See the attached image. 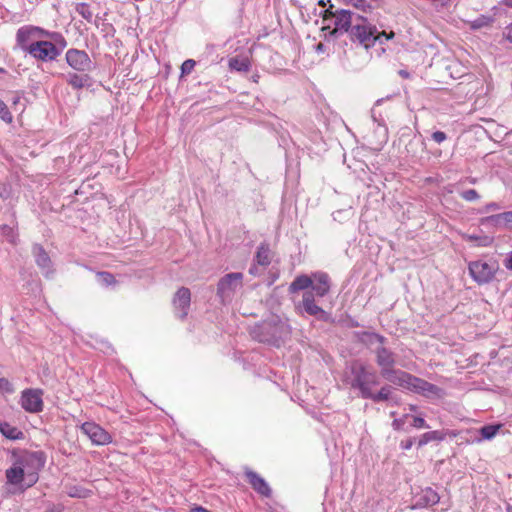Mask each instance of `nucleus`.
<instances>
[{
	"label": "nucleus",
	"instance_id": "obj_1",
	"mask_svg": "<svg viewBox=\"0 0 512 512\" xmlns=\"http://www.w3.org/2000/svg\"><path fill=\"white\" fill-rule=\"evenodd\" d=\"M337 22V30L325 34V40H337L347 34L349 40L366 50L372 48L377 42V27L367 17L354 12H341Z\"/></svg>",
	"mask_w": 512,
	"mask_h": 512
},
{
	"label": "nucleus",
	"instance_id": "obj_2",
	"mask_svg": "<svg viewBox=\"0 0 512 512\" xmlns=\"http://www.w3.org/2000/svg\"><path fill=\"white\" fill-rule=\"evenodd\" d=\"M341 380L349 389L358 391L362 399H367L370 390L380 383L377 371L360 358L345 362Z\"/></svg>",
	"mask_w": 512,
	"mask_h": 512
},
{
	"label": "nucleus",
	"instance_id": "obj_3",
	"mask_svg": "<svg viewBox=\"0 0 512 512\" xmlns=\"http://www.w3.org/2000/svg\"><path fill=\"white\" fill-rule=\"evenodd\" d=\"M330 289L331 279L329 275L322 271L313 272L311 290L303 293L302 301L298 304V308L310 316H315L319 321L333 323L334 319L331 314L323 310L315 302V297H325L330 292Z\"/></svg>",
	"mask_w": 512,
	"mask_h": 512
},
{
	"label": "nucleus",
	"instance_id": "obj_4",
	"mask_svg": "<svg viewBox=\"0 0 512 512\" xmlns=\"http://www.w3.org/2000/svg\"><path fill=\"white\" fill-rule=\"evenodd\" d=\"M249 334L253 340L259 343L279 348L290 334V329L278 315H273L254 324L250 328Z\"/></svg>",
	"mask_w": 512,
	"mask_h": 512
},
{
	"label": "nucleus",
	"instance_id": "obj_5",
	"mask_svg": "<svg viewBox=\"0 0 512 512\" xmlns=\"http://www.w3.org/2000/svg\"><path fill=\"white\" fill-rule=\"evenodd\" d=\"M46 463L45 452L24 450L15 459V464L24 468L26 475V485H23L22 491L34 486L39 480V471L44 468Z\"/></svg>",
	"mask_w": 512,
	"mask_h": 512
},
{
	"label": "nucleus",
	"instance_id": "obj_6",
	"mask_svg": "<svg viewBox=\"0 0 512 512\" xmlns=\"http://www.w3.org/2000/svg\"><path fill=\"white\" fill-rule=\"evenodd\" d=\"M392 384L425 397L439 396L441 391L438 386L406 371H402Z\"/></svg>",
	"mask_w": 512,
	"mask_h": 512
},
{
	"label": "nucleus",
	"instance_id": "obj_7",
	"mask_svg": "<svg viewBox=\"0 0 512 512\" xmlns=\"http://www.w3.org/2000/svg\"><path fill=\"white\" fill-rule=\"evenodd\" d=\"M244 275L241 272H231L222 276L216 287V296L221 305H227L232 302L238 289L243 287Z\"/></svg>",
	"mask_w": 512,
	"mask_h": 512
},
{
	"label": "nucleus",
	"instance_id": "obj_8",
	"mask_svg": "<svg viewBox=\"0 0 512 512\" xmlns=\"http://www.w3.org/2000/svg\"><path fill=\"white\" fill-rule=\"evenodd\" d=\"M375 362L380 369V376L391 384L402 373L403 370L395 369L396 354L385 346L375 349Z\"/></svg>",
	"mask_w": 512,
	"mask_h": 512
},
{
	"label": "nucleus",
	"instance_id": "obj_9",
	"mask_svg": "<svg viewBox=\"0 0 512 512\" xmlns=\"http://www.w3.org/2000/svg\"><path fill=\"white\" fill-rule=\"evenodd\" d=\"M498 264L495 261H472L468 265L469 274L478 285L490 283L498 270Z\"/></svg>",
	"mask_w": 512,
	"mask_h": 512
},
{
	"label": "nucleus",
	"instance_id": "obj_10",
	"mask_svg": "<svg viewBox=\"0 0 512 512\" xmlns=\"http://www.w3.org/2000/svg\"><path fill=\"white\" fill-rule=\"evenodd\" d=\"M29 48V55L36 60L50 62L57 59L59 51L50 41L39 40L32 42Z\"/></svg>",
	"mask_w": 512,
	"mask_h": 512
},
{
	"label": "nucleus",
	"instance_id": "obj_11",
	"mask_svg": "<svg viewBox=\"0 0 512 512\" xmlns=\"http://www.w3.org/2000/svg\"><path fill=\"white\" fill-rule=\"evenodd\" d=\"M66 62L74 70L84 73L93 68V62L84 50L71 48L66 52Z\"/></svg>",
	"mask_w": 512,
	"mask_h": 512
},
{
	"label": "nucleus",
	"instance_id": "obj_12",
	"mask_svg": "<svg viewBox=\"0 0 512 512\" xmlns=\"http://www.w3.org/2000/svg\"><path fill=\"white\" fill-rule=\"evenodd\" d=\"M43 391L41 389L28 388L22 391L21 407L29 413H39L43 410Z\"/></svg>",
	"mask_w": 512,
	"mask_h": 512
},
{
	"label": "nucleus",
	"instance_id": "obj_13",
	"mask_svg": "<svg viewBox=\"0 0 512 512\" xmlns=\"http://www.w3.org/2000/svg\"><path fill=\"white\" fill-rule=\"evenodd\" d=\"M172 304L177 317L182 321L185 320L191 305L190 289L184 286L180 287L173 296Z\"/></svg>",
	"mask_w": 512,
	"mask_h": 512
},
{
	"label": "nucleus",
	"instance_id": "obj_14",
	"mask_svg": "<svg viewBox=\"0 0 512 512\" xmlns=\"http://www.w3.org/2000/svg\"><path fill=\"white\" fill-rule=\"evenodd\" d=\"M81 429L96 445H106L112 442V436L94 422L83 423Z\"/></svg>",
	"mask_w": 512,
	"mask_h": 512
},
{
	"label": "nucleus",
	"instance_id": "obj_15",
	"mask_svg": "<svg viewBox=\"0 0 512 512\" xmlns=\"http://www.w3.org/2000/svg\"><path fill=\"white\" fill-rule=\"evenodd\" d=\"M244 475L246 481L250 484L256 493L266 498H270L272 496V490L270 486L257 472L251 470L250 468H245Z\"/></svg>",
	"mask_w": 512,
	"mask_h": 512
},
{
	"label": "nucleus",
	"instance_id": "obj_16",
	"mask_svg": "<svg viewBox=\"0 0 512 512\" xmlns=\"http://www.w3.org/2000/svg\"><path fill=\"white\" fill-rule=\"evenodd\" d=\"M32 254L37 266L43 271L45 277H50L54 273L52 260L41 244L35 243L32 246Z\"/></svg>",
	"mask_w": 512,
	"mask_h": 512
},
{
	"label": "nucleus",
	"instance_id": "obj_17",
	"mask_svg": "<svg viewBox=\"0 0 512 512\" xmlns=\"http://www.w3.org/2000/svg\"><path fill=\"white\" fill-rule=\"evenodd\" d=\"M7 483L17 485L20 492L22 491L23 485H26V475L24 468L19 464H13L12 467L5 471Z\"/></svg>",
	"mask_w": 512,
	"mask_h": 512
},
{
	"label": "nucleus",
	"instance_id": "obj_18",
	"mask_svg": "<svg viewBox=\"0 0 512 512\" xmlns=\"http://www.w3.org/2000/svg\"><path fill=\"white\" fill-rule=\"evenodd\" d=\"M483 224L492 225L502 229H512V211H507L485 217L481 220Z\"/></svg>",
	"mask_w": 512,
	"mask_h": 512
},
{
	"label": "nucleus",
	"instance_id": "obj_19",
	"mask_svg": "<svg viewBox=\"0 0 512 512\" xmlns=\"http://www.w3.org/2000/svg\"><path fill=\"white\" fill-rule=\"evenodd\" d=\"M35 37L33 25L22 26L17 30L16 43L24 52L29 53L30 40Z\"/></svg>",
	"mask_w": 512,
	"mask_h": 512
},
{
	"label": "nucleus",
	"instance_id": "obj_20",
	"mask_svg": "<svg viewBox=\"0 0 512 512\" xmlns=\"http://www.w3.org/2000/svg\"><path fill=\"white\" fill-rule=\"evenodd\" d=\"M440 497L432 488L422 490L420 494L415 497L414 507H428L438 503Z\"/></svg>",
	"mask_w": 512,
	"mask_h": 512
},
{
	"label": "nucleus",
	"instance_id": "obj_21",
	"mask_svg": "<svg viewBox=\"0 0 512 512\" xmlns=\"http://www.w3.org/2000/svg\"><path fill=\"white\" fill-rule=\"evenodd\" d=\"M313 285V273L311 275L300 274L295 277V279L290 283L288 287L289 294H294L299 291H308V288H311Z\"/></svg>",
	"mask_w": 512,
	"mask_h": 512
},
{
	"label": "nucleus",
	"instance_id": "obj_22",
	"mask_svg": "<svg viewBox=\"0 0 512 512\" xmlns=\"http://www.w3.org/2000/svg\"><path fill=\"white\" fill-rule=\"evenodd\" d=\"M392 391L393 387L389 384H385L377 392H374L373 389H371L367 399L374 403L386 402L390 400L394 401V403H397V399L392 395Z\"/></svg>",
	"mask_w": 512,
	"mask_h": 512
},
{
	"label": "nucleus",
	"instance_id": "obj_23",
	"mask_svg": "<svg viewBox=\"0 0 512 512\" xmlns=\"http://www.w3.org/2000/svg\"><path fill=\"white\" fill-rule=\"evenodd\" d=\"M90 80L91 78L85 72L82 74L69 72L66 75V82L74 89H82L83 87L89 85Z\"/></svg>",
	"mask_w": 512,
	"mask_h": 512
},
{
	"label": "nucleus",
	"instance_id": "obj_24",
	"mask_svg": "<svg viewBox=\"0 0 512 512\" xmlns=\"http://www.w3.org/2000/svg\"><path fill=\"white\" fill-rule=\"evenodd\" d=\"M341 12H351V10L349 9H337V10H334V4L330 3V5L328 6L327 9H325L324 11H321L319 16L324 20V21H327V20H330V19H334V27L331 31H336L337 30V22L339 21V18L341 17Z\"/></svg>",
	"mask_w": 512,
	"mask_h": 512
},
{
	"label": "nucleus",
	"instance_id": "obj_25",
	"mask_svg": "<svg viewBox=\"0 0 512 512\" xmlns=\"http://www.w3.org/2000/svg\"><path fill=\"white\" fill-rule=\"evenodd\" d=\"M0 432L5 438L9 440H19L24 438V433L8 422L0 423Z\"/></svg>",
	"mask_w": 512,
	"mask_h": 512
},
{
	"label": "nucleus",
	"instance_id": "obj_26",
	"mask_svg": "<svg viewBox=\"0 0 512 512\" xmlns=\"http://www.w3.org/2000/svg\"><path fill=\"white\" fill-rule=\"evenodd\" d=\"M228 66L231 70L247 72L250 69L251 63L247 57L235 56L229 59Z\"/></svg>",
	"mask_w": 512,
	"mask_h": 512
},
{
	"label": "nucleus",
	"instance_id": "obj_27",
	"mask_svg": "<svg viewBox=\"0 0 512 512\" xmlns=\"http://www.w3.org/2000/svg\"><path fill=\"white\" fill-rule=\"evenodd\" d=\"M269 253H270L269 245L266 243H261L258 246L256 255H255L256 264L264 266V267L270 265L271 261L269 258Z\"/></svg>",
	"mask_w": 512,
	"mask_h": 512
},
{
	"label": "nucleus",
	"instance_id": "obj_28",
	"mask_svg": "<svg viewBox=\"0 0 512 512\" xmlns=\"http://www.w3.org/2000/svg\"><path fill=\"white\" fill-rule=\"evenodd\" d=\"M0 234L12 245L18 244L17 224L10 226L7 224L0 225Z\"/></svg>",
	"mask_w": 512,
	"mask_h": 512
},
{
	"label": "nucleus",
	"instance_id": "obj_29",
	"mask_svg": "<svg viewBox=\"0 0 512 512\" xmlns=\"http://www.w3.org/2000/svg\"><path fill=\"white\" fill-rule=\"evenodd\" d=\"M342 4L352 6L364 13H370L373 6L367 0H340Z\"/></svg>",
	"mask_w": 512,
	"mask_h": 512
},
{
	"label": "nucleus",
	"instance_id": "obj_30",
	"mask_svg": "<svg viewBox=\"0 0 512 512\" xmlns=\"http://www.w3.org/2000/svg\"><path fill=\"white\" fill-rule=\"evenodd\" d=\"M96 277L98 282L105 287L115 286L118 283L115 276L108 271H99L96 273Z\"/></svg>",
	"mask_w": 512,
	"mask_h": 512
},
{
	"label": "nucleus",
	"instance_id": "obj_31",
	"mask_svg": "<svg viewBox=\"0 0 512 512\" xmlns=\"http://www.w3.org/2000/svg\"><path fill=\"white\" fill-rule=\"evenodd\" d=\"M445 435L440 431H429L424 433L418 440V447H422L427 443L435 440H443Z\"/></svg>",
	"mask_w": 512,
	"mask_h": 512
},
{
	"label": "nucleus",
	"instance_id": "obj_32",
	"mask_svg": "<svg viewBox=\"0 0 512 512\" xmlns=\"http://www.w3.org/2000/svg\"><path fill=\"white\" fill-rule=\"evenodd\" d=\"M52 41V44L57 48V50L59 51V56L61 55V53L63 52V50L66 48L67 46V40L65 39V37L60 33V32H52L51 33V38H50Z\"/></svg>",
	"mask_w": 512,
	"mask_h": 512
},
{
	"label": "nucleus",
	"instance_id": "obj_33",
	"mask_svg": "<svg viewBox=\"0 0 512 512\" xmlns=\"http://www.w3.org/2000/svg\"><path fill=\"white\" fill-rule=\"evenodd\" d=\"M463 237L469 241H475L477 242L478 246L486 247L492 244L493 238L487 235L478 236V235H466L464 234Z\"/></svg>",
	"mask_w": 512,
	"mask_h": 512
},
{
	"label": "nucleus",
	"instance_id": "obj_34",
	"mask_svg": "<svg viewBox=\"0 0 512 512\" xmlns=\"http://www.w3.org/2000/svg\"><path fill=\"white\" fill-rule=\"evenodd\" d=\"M500 425H485L480 428L479 432L482 439L490 440L492 439L500 429Z\"/></svg>",
	"mask_w": 512,
	"mask_h": 512
},
{
	"label": "nucleus",
	"instance_id": "obj_35",
	"mask_svg": "<svg viewBox=\"0 0 512 512\" xmlns=\"http://www.w3.org/2000/svg\"><path fill=\"white\" fill-rule=\"evenodd\" d=\"M76 12L83 17L86 21L91 22L93 13L90 10V6L87 3H78L75 7Z\"/></svg>",
	"mask_w": 512,
	"mask_h": 512
},
{
	"label": "nucleus",
	"instance_id": "obj_36",
	"mask_svg": "<svg viewBox=\"0 0 512 512\" xmlns=\"http://www.w3.org/2000/svg\"><path fill=\"white\" fill-rule=\"evenodd\" d=\"M358 336L361 340H362V337H369L370 343H374V341H376L380 344V346H384V344L387 342V339L383 335L376 333V332L361 333Z\"/></svg>",
	"mask_w": 512,
	"mask_h": 512
},
{
	"label": "nucleus",
	"instance_id": "obj_37",
	"mask_svg": "<svg viewBox=\"0 0 512 512\" xmlns=\"http://www.w3.org/2000/svg\"><path fill=\"white\" fill-rule=\"evenodd\" d=\"M88 491L80 486H72L69 488L68 495L74 498H85Z\"/></svg>",
	"mask_w": 512,
	"mask_h": 512
},
{
	"label": "nucleus",
	"instance_id": "obj_38",
	"mask_svg": "<svg viewBox=\"0 0 512 512\" xmlns=\"http://www.w3.org/2000/svg\"><path fill=\"white\" fill-rule=\"evenodd\" d=\"M0 118L6 123H11L13 120L12 114L10 113L7 105L1 99H0Z\"/></svg>",
	"mask_w": 512,
	"mask_h": 512
},
{
	"label": "nucleus",
	"instance_id": "obj_39",
	"mask_svg": "<svg viewBox=\"0 0 512 512\" xmlns=\"http://www.w3.org/2000/svg\"><path fill=\"white\" fill-rule=\"evenodd\" d=\"M196 65V61L193 59L185 60L181 65V77L188 75L192 72Z\"/></svg>",
	"mask_w": 512,
	"mask_h": 512
},
{
	"label": "nucleus",
	"instance_id": "obj_40",
	"mask_svg": "<svg viewBox=\"0 0 512 512\" xmlns=\"http://www.w3.org/2000/svg\"><path fill=\"white\" fill-rule=\"evenodd\" d=\"M491 22H492V19L490 17L481 16L472 22V28L478 29V28L486 27Z\"/></svg>",
	"mask_w": 512,
	"mask_h": 512
},
{
	"label": "nucleus",
	"instance_id": "obj_41",
	"mask_svg": "<svg viewBox=\"0 0 512 512\" xmlns=\"http://www.w3.org/2000/svg\"><path fill=\"white\" fill-rule=\"evenodd\" d=\"M460 195L466 201H475V200L479 199V194L474 189H469V190L463 191V192H461Z\"/></svg>",
	"mask_w": 512,
	"mask_h": 512
},
{
	"label": "nucleus",
	"instance_id": "obj_42",
	"mask_svg": "<svg viewBox=\"0 0 512 512\" xmlns=\"http://www.w3.org/2000/svg\"><path fill=\"white\" fill-rule=\"evenodd\" d=\"M409 417V414L403 415L401 418H396L392 422V426L395 430H404L405 420Z\"/></svg>",
	"mask_w": 512,
	"mask_h": 512
},
{
	"label": "nucleus",
	"instance_id": "obj_43",
	"mask_svg": "<svg viewBox=\"0 0 512 512\" xmlns=\"http://www.w3.org/2000/svg\"><path fill=\"white\" fill-rule=\"evenodd\" d=\"M378 39H377V42H379L380 44L383 43L382 41V38L384 37L386 40H392L394 37H395V33L393 31H390L389 33L385 32V31H381L379 32L377 30V36H376Z\"/></svg>",
	"mask_w": 512,
	"mask_h": 512
},
{
	"label": "nucleus",
	"instance_id": "obj_44",
	"mask_svg": "<svg viewBox=\"0 0 512 512\" xmlns=\"http://www.w3.org/2000/svg\"><path fill=\"white\" fill-rule=\"evenodd\" d=\"M0 390H3L5 392H7V393H12L13 392V386L9 382L8 379L2 377V378H0Z\"/></svg>",
	"mask_w": 512,
	"mask_h": 512
},
{
	"label": "nucleus",
	"instance_id": "obj_45",
	"mask_svg": "<svg viewBox=\"0 0 512 512\" xmlns=\"http://www.w3.org/2000/svg\"><path fill=\"white\" fill-rule=\"evenodd\" d=\"M33 31H34L35 36L37 35L39 37L51 38L52 32L45 30L41 27L33 26Z\"/></svg>",
	"mask_w": 512,
	"mask_h": 512
},
{
	"label": "nucleus",
	"instance_id": "obj_46",
	"mask_svg": "<svg viewBox=\"0 0 512 512\" xmlns=\"http://www.w3.org/2000/svg\"><path fill=\"white\" fill-rule=\"evenodd\" d=\"M411 426L414 428H424V427H426V422H425L424 418H422L420 416H415V417H413Z\"/></svg>",
	"mask_w": 512,
	"mask_h": 512
},
{
	"label": "nucleus",
	"instance_id": "obj_47",
	"mask_svg": "<svg viewBox=\"0 0 512 512\" xmlns=\"http://www.w3.org/2000/svg\"><path fill=\"white\" fill-rule=\"evenodd\" d=\"M361 333H371V332H370V331H355V332L353 333V335H354L355 339H356L358 342H360V343H362V344H364V345H367V346H368V345H371L372 343H370V339H369V337H362V340H361V339L359 338V336H357V335H359V334H361Z\"/></svg>",
	"mask_w": 512,
	"mask_h": 512
},
{
	"label": "nucleus",
	"instance_id": "obj_48",
	"mask_svg": "<svg viewBox=\"0 0 512 512\" xmlns=\"http://www.w3.org/2000/svg\"><path fill=\"white\" fill-rule=\"evenodd\" d=\"M447 138V135L445 132L443 131H436L432 134V139L437 142V143H441L443 141H445Z\"/></svg>",
	"mask_w": 512,
	"mask_h": 512
},
{
	"label": "nucleus",
	"instance_id": "obj_49",
	"mask_svg": "<svg viewBox=\"0 0 512 512\" xmlns=\"http://www.w3.org/2000/svg\"><path fill=\"white\" fill-rule=\"evenodd\" d=\"M414 444V438H408L406 440L401 441L400 447L403 450H409Z\"/></svg>",
	"mask_w": 512,
	"mask_h": 512
},
{
	"label": "nucleus",
	"instance_id": "obj_50",
	"mask_svg": "<svg viewBox=\"0 0 512 512\" xmlns=\"http://www.w3.org/2000/svg\"><path fill=\"white\" fill-rule=\"evenodd\" d=\"M484 209H485L486 212L496 211V210L500 209V206H499L498 203L491 202V203L487 204Z\"/></svg>",
	"mask_w": 512,
	"mask_h": 512
},
{
	"label": "nucleus",
	"instance_id": "obj_51",
	"mask_svg": "<svg viewBox=\"0 0 512 512\" xmlns=\"http://www.w3.org/2000/svg\"><path fill=\"white\" fill-rule=\"evenodd\" d=\"M346 325H347V327H349V328H356V327H359V326H360L359 322H358L357 320H355V319L351 318V317H349V318L346 320Z\"/></svg>",
	"mask_w": 512,
	"mask_h": 512
},
{
	"label": "nucleus",
	"instance_id": "obj_52",
	"mask_svg": "<svg viewBox=\"0 0 512 512\" xmlns=\"http://www.w3.org/2000/svg\"><path fill=\"white\" fill-rule=\"evenodd\" d=\"M398 75H399L400 77H402L403 79H409V78H410V76H411V75H410V73H409L407 70H405V69H400V70L398 71Z\"/></svg>",
	"mask_w": 512,
	"mask_h": 512
},
{
	"label": "nucleus",
	"instance_id": "obj_53",
	"mask_svg": "<svg viewBox=\"0 0 512 512\" xmlns=\"http://www.w3.org/2000/svg\"><path fill=\"white\" fill-rule=\"evenodd\" d=\"M258 273V268H257V265L256 264H252L249 268V274L251 275H257Z\"/></svg>",
	"mask_w": 512,
	"mask_h": 512
},
{
	"label": "nucleus",
	"instance_id": "obj_54",
	"mask_svg": "<svg viewBox=\"0 0 512 512\" xmlns=\"http://www.w3.org/2000/svg\"><path fill=\"white\" fill-rule=\"evenodd\" d=\"M45 512H62V509L58 506H51L50 508L46 509Z\"/></svg>",
	"mask_w": 512,
	"mask_h": 512
},
{
	"label": "nucleus",
	"instance_id": "obj_55",
	"mask_svg": "<svg viewBox=\"0 0 512 512\" xmlns=\"http://www.w3.org/2000/svg\"><path fill=\"white\" fill-rule=\"evenodd\" d=\"M315 49L317 52H324L326 49V46L322 42H320L316 45Z\"/></svg>",
	"mask_w": 512,
	"mask_h": 512
},
{
	"label": "nucleus",
	"instance_id": "obj_56",
	"mask_svg": "<svg viewBox=\"0 0 512 512\" xmlns=\"http://www.w3.org/2000/svg\"><path fill=\"white\" fill-rule=\"evenodd\" d=\"M330 3H332L331 0H319L318 1V5L321 7H326L327 5L329 6Z\"/></svg>",
	"mask_w": 512,
	"mask_h": 512
},
{
	"label": "nucleus",
	"instance_id": "obj_57",
	"mask_svg": "<svg viewBox=\"0 0 512 512\" xmlns=\"http://www.w3.org/2000/svg\"><path fill=\"white\" fill-rule=\"evenodd\" d=\"M190 512H210V511L199 506V507L191 509Z\"/></svg>",
	"mask_w": 512,
	"mask_h": 512
},
{
	"label": "nucleus",
	"instance_id": "obj_58",
	"mask_svg": "<svg viewBox=\"0 0 512 512\" xmlns=\"http://www.w3.org/2000/svg\"><path fill=\"white\" fill-rule=\"evenodd\" d=\"M505 266H506V268L512 270V253L510 254L509 258L507 259Z\"/></svg>",
	"mask_w": 512,
	"mask_h": 512
},
{
	"label": "nucleus",
	"instance_id": "obj_59",
	"mask_svg": "<svg viewBox=\"0 0 512 512\" xmlns=\"http://www.w3.org/2000/svg\"><path fill=\"white\" fill-rule=\"evenodd\" d=\"M462 88H463V87H462V84H461V83H458V84L455 86V88H454V89H455V90H457V91H459V92H461V91L463 90Z\"/></svg>",
	"mask_w": 512,
	"mask_h": 512
},
{
	"label": "nucleus",
	"instance_id": "obj_60",
	"mask_svg": "<svg viewBox=\"0 0 512 512\" xmlns=\"http://www.w3.org/2000/svg\"><path fill=\"white\" fill-rule=\"evenodd\" d=\"M504 4L508 7H512V0H504Z\"/></svg>",
	"mask_w": 512,
	"mask_h": 512
},
{
	"label": "nucleus",
	"instance_id": "obj_61",
	"mask_svg": "<svg viewBox=\"0 0 512 512\" xmlns=\"http://www.w3.org/2000/svg\"><path fill=\"white\" fill-rule=\"evenodd\" d=\"M0 74H7V71L4 68L0 67Z\"/></svg>",
	"mask_w": 512,
	"mask_h": 512
},
{
	"label": "nucleus",
	"instance_id": "obj_62",
	"mask_svg": "<svg viewBox=\"0 0 512 512\" xmlns=\"http://www.w3.org/2000/svg\"><path fill=\"white\" fill-rule=\"evenodd\" d=\"M417 407L415 405H410V410L411 411H416Z\"/></svg>",
	"mask_w": 512,
	"mask_h": 512
},
{
	"label": "nucleus",
	"instance_id": "obj_63",
	"mask_svg": "<svg viewBox=\"0 0 512 512\" xmlns=\"http://www.w3.org/2000/svg\"><path fill=\"white\" fill-rule=\"evenodd\" d=\"M327 29H330V26H325L322 28V30H327Z\"/></svg>",
	"mask_w": 512,
	"mask_h": 512
},
{
	"label": "nucleus",
	"instance_id": "obj_64",
	"mask_svg": "<svg viewBox=\"0 0 512 512\" xmlns=\"http://www.w3.org/2000/svg\"><path fill=\"white\" fill-rule=\"evenodd\" d=\"M382 102V99L377 100L376 104H380Z\"/></svg>",
	"mask_w": 512,
	"mask_h": 512
}]
</instances>
